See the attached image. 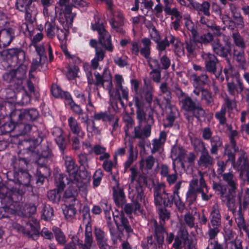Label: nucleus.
<instances>
[{
  "label": "nucleus",
  "instance_id": "f257e3e1",
  "mask_svg": "<svg viewBox=\"0 0 249 249\" xmlns=\"http://www.w3.org/2000/svg\"><path fill=\"white\" fill-rule=\"evenodd\" d=\"M58 2H57L55 7L56 17L59 23L63 28L61 30H58L57 38L59 40H65L67 39L69 34L70 28L72 25L73 18L76 14L71 12V6H64L62 5L61 8L58 9Z\"/></svg>",
  "mask_w": 249,
  "mask_h": 249
},
{
  "label": "nucleus",
  "instance_id": "f03ea898",
  "mask_svg": "<svg viewBox=\"0 0 249 249\" xmlns=\"http://www.w3.org/2000/svg\"><path fill=\"white\" fill-rule=\"evenodd\" d=\"M63 159L65 161L66 172L68 173L67 180L75 183L82 192V195L86 196L87 195L88 182L86 179H82L78 174V168L71 156L63 155Z\"/></svg>",
  "mask_w": 249,
  "mask_h": 249
},
{
  "label": "nucleus",
  "instance_id": "7ed1b4c3",
  "mask_svg": "<svg viewBox=\"0 0 249 249\" xmlns=\"http://www.w3.org/2000/svg\"><path fill=\"white\" fill-rule=\"evenodd\" d=\"M176 93L178 98L179 104L181 109L187 112L192 113L197 118L205 116V111L196 98L193 100L183 92L180 88H177Z\"/></svg>",
  "mask_w": 249,
  "mask_h": 249
},
{
  "label": "nucleus",
  "instance_id": "20e7f679",
  "mask_svg": "<svg viewBox=\"0 0 249 249\" xmlns=\"http://www.w3.org/2000/svg\"><path fill=\"white\" fill-rule=\"evenodd\" d=\"M129 196L132 199V203L126 204L124 208L125 212L127 214L133 213L135 214L143 213V209L141 207L142 204L146 205V200L143 194L142 186L138 184L135 189L129 191Z\"/></svg>",
  "mask_w": 249,
  "mask_h": 249
},
{
  "label": "nucleus",
  "instance_id": "39448f33",
  "mask_svg": "<svg viewBox=\"0 0 249 249\" xmlns=\"http://www.w3.org/2000/svg\"><path fill=\"white\" fill-rule=\"evenodd\" d=\"M159 214L160 219V225H159L156 220H151L155 229V237L156 238L159 248H163L164 242V233L166 232L163 224L166 220L170 217V213L165 208H159Z\"/></svg>",
  "mask_w": 249,
  "mask_h": 249
},
{
  "label": "nucleus",
  "instance_id": "423d86ee",
  "mask_svg": "<svg viewBox=\"0 0 249 249\" xmlns=\"http://www.w3.org/2000/svg\"><path fill=\"white\" fill-rule=\"evenodd\" d=\"M91 28L97 31L99 35V42L106 50L112 52L113 46L112 45L110 36L106 30L103 24L99 22L91 24Z\"/></svg>",
  "mask_w": 249,
  "mask_h": 249
},
{
  "label": "nucleus",
  "instance_id": "0eeeda50",
  "mask_svg": "<svg viewBox=\"0 0 249 249\" xmlns=\"http://www.w3.org/2000/svg\"><path fill=\"white\" fill-rule=\"evenodd\" d=\"M38 116V111L36 109H31L28 110H15L11 112L10 117L13 121L22 124L24 120H35Z\"/></svg>",
  "mask_w": 249,
  "mask_h": 249
},
{
  "label": "nucleus",
  "instance_id": "6e6552de",
  "mask_svg": "<svg viewBox=\"0 0 249 249\" xmlns=\"http://www.w3.org/2000/svg\"><path fill=\"white\" fill-rule=\"evenodd\" d=\"M154 202L157 207L171 206L173 202L174 195L161 191L159 188L154 189Z\"/></svg>",
  "mask_w": 249,
  "mask_h": 249
},
{
  "label": "nucleus",
  "instance_id": "1a4fd4ad",
  "mask_svg": "<svg viewBox=\"0 0 249 249\" xmlns=\"http://www.w3.org/2000/svg\"><path fill=\"white\" fill-rule=\"evenodd\" d=\"M147 124L143 129L142 128V124H139L134 129V138L140 140H144L150 136L151 133V126L154 123V120L152 114H149L147 121Z\"/></svg>",
  "mask_w": 249,
  "mask_h": 249
},
{
  "label": "nucleus",
  "instance_id": "9d476101",
  "mask_svg": "<svg viewBox=\"0 0 249 249\" xmlns=\"http://www.w3.org/2000/svg\"><path fill=\"white\" fill-rule=\"evenodd\" d=\"M182 242L185 249H196L192 244L191 241L188 238L187 231L183 228L180 229L178 235L175 237L174 243L172 245L173 248L175 249H181Z\"/></svg>",
  "mask_w": 249,
  "mask_h": 249
},
{
  "label": "nucleus",
  "instance_id": "9b49d317",
  "mask_svg": "<svg viewBox=\"0 0 249 249\" xmlns=\"http://www.w3.org/2000/svg\"><path fill=\"white\" fill-rule=\"evenodd\" d=\"M96 81L95 85L101 86L108 90L110 97L114 96V90L112 89V82L111 76L109 74H104L103 76L100 73H95Z\"/></svg>",
  "mask_w": 249,
  "mask_h": 249
},
{
  "label": "nucleus",
  "instance_id": "f8f14e48",
  "mask_svg": "<svg viewBox=\"0 0 249 249\" xmlns=\"http://www.w3.org/2000/svg\"><path fill=\"white\" fill-rule=\"evenodd\" d=\"M40 226L36 219L31 217L26 227L22 230L23 233L33 240H37L39 236Z\"/></svg>",
  "mask_w": 249,
  "mask_h": 249
},
{
  "label": "nucleus",
  "instance_id": "ddd939ff",
  "mask_svg": "<svg viewBox=\"0 0 249 249\" xmlns=\"http://www.w3.org/2000/svg\"><path fill=\"white\" fill-rule=\"evenodd\" d=\"M158 160L151 155L142 158L140 161V168L143 175L150 174L152 172Z\"/></svg>",
  "mask_w": 249,
  "mask_h": 249
},
{
  "label": "nucleus",
  "instance_id": "4468645a",
  "mask_svg": "<svg viewBox=\"0 0 249 249\" xmlns=\"http://www.w3.org/2000/svg\"><path fill=\"white\" fill-rule=\"evenodd\" d=\"M213 187L214 189L220 192L221 198L223 202H225L227 206L233 212V207L234 206V200L233 199L232 195H231L229 192H226V188L220 184L214 183Z\"/></svg>",
  "mask_w": 249,
  "mask_h": 249
},
{
  "label": "nucleus",
  "instance_id": "2eb2a0df",
  "mask_svg": "<svg viewBox=\"0 0 249 249\" xmlns=\"http://www.w3.org/2000/svg\"><path fill=\"white\" fill-rule=\"evenodd\" d=\"M27 71L26 65H20L17 69L13 70L3 75L5 80L11 82L14 78L24 79Z\"/></svg>",
  "mask_w": 249,
  "mask_h": 249
},
{
  "label": "nucleus",
  "instance_id": "dca6fc26",
  "mask_svg": "<svg viewBox=\"0 0 249 249\" xmlns=\"http://www.w3.org/2000/svg\"><path fill=\"white\" fill-rule=\"evenodd\" d=\"M15 29L13 27L7 28L0 31V47L8 46L15 37Z\"/></svg>",
  "mask_w": 249,
  "mask_h": 249
},
{
  "label": "nucleus",
  "instance_id": "f3484780",
  "mask_svg": "<svg viewBox=\"0 0 249 249\" xmlns=\"http://www.w3.org/2000/svg\"><path fill=\"white\" fill-rule=\"evenodd\" d=\"M167 133L164 131H161L158 138L154 139L152 141V147L151 153L154 154L157 152L161 153L163 150V146L166 142Z\"/></svg>",
  "mask_w": 249,
  "mask_h": 249
},
{
  "label": "nucleus",
  "instance_id": "a211bd4d",
  "mask_svg": "<svg viewBox=\"0 0 249 249\" xmlns=\"http://www.w3.org/2000/svg\"><path fill=\"white\" fill-rule=\"evenodd\" d=\"M212 46L213 51L218 55L226 57L230 52V42L228 41V39L225 43V46H223L220 43L218 39H215L212 42Z\"/></svg>",
  "mask_w": 249,
  "mask_h": 249
},
{
  "label": "nucleus",
  "instance_id": "6ab92c4d",
  "mask_svg": "<svg viewBox=\"0 0 249 249\" xmlns=\"http://www.w3.org/2000/svg\"><path fill=\"white\" fill-rule=\"evenodd\" d=\"M220 208L219 205L215 203L210 213V223L209 224L212 227L220 228L221 227V214L220 213Z\"/></svg>",
  "mask_w": 249,
  "mask_h": 249
},
{
  "label": "nucleus",
  "instance_id": "aec40b11",
  "mask_svg": "<svg viewBox=\"0 0 249 249\" xmlns=\"http://www.w3.org/2000/svg\"><path fill=\"white\" fill-rule=\"evenodd\" d=\"M190 5L196 10L199 16L205 15L209 17L210 15V4L207 1H204L202 3H199L193 0H189Z\"/></svg>",
  "mask_w": 249,
  "mask_h": 249
},
{
  "label": "nucleus",
  "instance_id": "412c9836",
  "mask_svg": "<svg viewBox=\"0 0 249 249\" xmlns=\"http://www.w3.org/2000/svg\"><path fill=\"white\" fill-rule=\"evenodd\" d=\"M214 162L213 158L210 155L207 150H205L201 153L197 164L202 169H205L213 165Z\"/></svg>",
  "mask_w": 249,
  "mask_h": 249
},
{
  "label": "nucleus",
  "instance_id": "4be33fe9",
  "mask_svg": "<svg viewBox=\"0 0 249 249\" xmlns=\"http://www.w3.org/2000/svg\"><path fill=\"white\" fill-rule=\"evenodd\" d=\"M222 176L223 180L226 182L230 187V188L229 190V192L231 195H232L233 199L234 200L236 195V190L237 187V179L231 172L224 173L222 174Z\"/></svg>",
  "mask_w": 249,
  "mask_h": 249
},
{
  "label": "nucleus",
  "instance_id": "5701e85b",
  "mask_svg": "<svg viewBox=\"0 0 249 249\" xmlns=\"http://www.w3.org/2000/svg\"><path fill=\"white\" fill-rule=\"evenodd\" d=\"M75 96L79 100V102L84 105H86V110L89 112L94 111V107L91 103L90 93L89 92L88 97L78 90H74Z\"/></svg>",
  "mask_w": 249,
  "mask_h": 249
},
{
  "label": "nucleus",
  "instance_id": "b1692460",
  "mask_svg": "<svg viewBox=\"0 0 249 249\" xmlns=\"http://www.w3.org/2000/svg\"><path fill=\"white\" fill-rule=\"evenodd\" d=\"M224 72L225 74L227 80H229L230 77H232L236 79L237 84L240 89L239 92H242L244 89V85L242 81L239 79V73L230 64L227 68L224 69Z\"/></svg>",
  "mask_w": 249,
  "mask_h": 249
},
{
  "label": "nucleus",
  "instance_id": "393cba45",
  "mask_svg": "<svg viewBox=\"0 0 249 249\" xmlns=\"http://www.w3.org/2000/svg\"><path fill=\"white\" fill-rule=\"evenodd\" d=\"M198 179L194 178L190 182L189 189L186 193V198L190 203L196 201L198 193Z\"/></svg>",
  "mask_w": 249,
  "mask_h": 249
},
{
  "label": "nucleus",
  "instance_id": "a878e982",
  "mask_svg": "<svg viewBox=\"0 0 249 249\" xmlns=\"http://www.w3.org/2000/svg\"><path fill=\"white\" fill-rule=\"evenodd\" d=\"M113 196L116 205L122 207L125 203V197L124 189L119 185H117L112 188Z\"/></svg>",
  "mask_w": 249,
  "mask_h": 249
},
{
  "label": "nucleus",
  "instance_id": "bb28decb",
  "mask_svg": "<svg viewBox=\"0 0 249 249\" xmlns=\"http://www.w3.org/2000/svg\"><path fill=\"white\" fill-rule=\"evenodd\" d=\"M68 184L69 185V186L65 191L64 194V197L66 198H71L72 201L75 202V204H76V203H78L79 201L76 198V197L78 195L77 188H78L79 191L81 192V196L83 197L82 195V191L79 189L75 183H73L71 181L68 180ZM86 196H84V197H86Z\"/></svg>",
  "mask_w": 249,
  "mask_h": 249
},
{
  "label": "nucleus",
  "instance_id": "cd10ccee",
  "mask_svg": "<svg viewBox=\"0 0 249 249\" xmlns=\"http://www.w3.org/2000/svg\"><path fill=\"white\" fill-rule=\"evenodd\" d=\"M68 125L71 131L74 135H79L83 139L85 136V132L82 130L80 124L77 120L73 117H70L68 119Z\"/></svg>",
  "mask_w": 249,
  "mask_h": 249
},
{
  "label": "nucleus",
  "instance_id": "c85d7f7f",
  "mask_svg": "<svg viewBox=\"0 0 249 249\" xmlns=\"http://www.w3.org/2000/svg\"><path fill=\"white\" fill-rule=\"evenodd\" d=\"M52 134L54 136L55 141L60 150L63 152L66 148V144L65 139L62 135V129L59 127H54L53 128Z\"/></svg>",
  "mask_w": 249,
  "mask_h": 249
},
{
  "label": "nucleus",
  "instance_id": "c756f323",
  "mask_svg": "<svg viewBox=\"0 0 249 249\" xmlns=\"http://www.w3.org/2000/svg\"><path fill=\"white\" fill-rule=\"evenodd\" d=\"M94 234L98 246H109L107 244L108 237L106 232L100 228L95 227Z\"/></svg>",
  "mask_w": 249,
  "mask_h": 249
},
{
  "label": "nucleus",
  "instance_id": "7c9ffc66",
  "mask_svg": "<svg viewBox=\"0 0 249 249\" xmlns=\"http://www.w3.org/2000/svg\"><path fill=\"white\" fill-rule=\"evenodd\" d=\"M106 148L100 144H95L93 146L92 149L89 150V154H94L95 155H100L99 160L101 161L108 159L110 155L106 152Z\"/></svg>",
  "mask_w": 249,
  "mask_h": 249
},
{
  "label": "nucleus",
  "instance_id": "2f4dec72",
  "mask_svg": "<svg viewBox=\"0 0 249 249\" xmlns=\"http://www.w3.org/2000/svg\"><path fill=\"white\" fill-rule=\"evenodd\" d=\"M114 220L116 227L119 228L120 226H123L127 232L132 231V229L130 226L127 219L122 213L114 215Z\"/></svg>",
  "mask_w": 249,
  "mask_h": 249
},
{
  "label": "nucleus",
  "instance_id": "473e14b6",
  "mask_svg": "<svg viewBox=\"0 0 249 249\" xmlns=\"http://www.w3.org/2000/svg\"><path fill=\"white\" fill-rule=\"evenodd\" d=\"M183 19L186 29L191 33L193 38L196 39L198 35L197 25L192 20L189 15H184Z\"/></svg>",
  "mask_w": 249,
  "mask_h": 249
},
{
  "label": "nucleus",
  "instance_id": "72a5a7b5",
  "mask_svg": "<svg viewBox=\"0 0 249 249\" xmlns=\"http://www.w3.org/2000/svg\"><path fill=\"white\" fill-rule=\"evenodd\" d=\"M144 86L143 89V95L144 99L150 106L152 103L153 99V91L154 89L150 82L144 80Z\"/></svg>",
  "mask_w": 249,
  "mask_h": 249
},
{
  "label": "nucleus",
  "instance_id": "f704fd0d",
  "mask_svg": "<svg viewBox=\"0 0 249 249\" xmlns=\"http://www.w3.org/2000/svg\"><path fill=\"white\" fill-rule=\"evenodd\" d=\"M4 55H6L7 58L16 56L19 61H23L25 59V53L22 50L17 48H11L2 52Z\"/></svg>",
  "mask_w": 249,
  "mask_h": 249
},
{
  "label": "nucleus",
  "instance_id": "c9c22d12",
  "mask_svg": "<svg viewBox=\"0 0 249 249\" xmlns=\"http://www.w3.org/2000/svg\"><path fill=\"white\" fill-rule=\"evenodd\" d=\"M24 12L25 20L30 23H33L36 20L38 13L36 5L32 2Z\"/></svg>",
  "mask_w": 249,
  "mask_h": 249
},
{
  "label": "nucleus",
  "instance_id": "e433bc0d",
  "mask_svg": "<svg viewBox=\"0 0 249 249\" xmlns=\"http://www.w3.org/2000/svg\"><path fill=\"white\" fill-rule=\"evenodd\" d=\"M186 155V151L182 147L178 145H174L171 150V157L173 160V162L179 160V161L182 162L184 160L185 156ZM183 164V162H182Z\"/></svg>",
  "mask_w": 249,
  "mask_h": 249
},
{
  "label": "nucleus",
  "instance_id": "4c0bfd02",
  "mask_svg": "<svg viewBox=\"0 0 249 249\" xmlns=\"http://www.w3.org/2000/svg\"><path fill=\"white\" fill-rule=\"evenodd\" d=\"M61 29L54 22H46L45 25V31L49 38H53L55 35L57 36L58 31Z\"/></svg>",
  "mask_w": 249,
  "mask_h": 249
},
{
  "label": "nucleus",
  "instance_id": "58836bf2",
  "mask_svg": "<svg viewBox=\"0 0 249 249\" xmlns=\"http://www.w3.org/2000/svg\"><path fill=\"white\" fill-rule=\"evenodd\" d=\"M199 185L198 193L201 194V197L203 200L208 201L210 199L212 196L211 195H207L208 188L205 182V181L203 177L202 174L201 172H199Z\"/></svg>",
  "mask_w": 249,
  "mask_h": 249
},
{
  "label": "nucleus",
  "instance_id": "ea45409f",
  "mask_svg": "<svg viewBox=\"0 0 249 249\" xmlns=\"http://www.w3.org/2000/svg\"><path fill=\"white\" fill-rule=\"evenodd\" d=\"M191 80L193 86H199V84L202 85L208 84L209 82L208 76L205 71L202 72L199 76L196 74H193L191 75Z\"/></svg>",
  "mask_w": 249,
  "mask_h": 249
},
{
  "label": "nucleus",
  "instance_id": "a19ab883",
  "mask_svg": "<svg viewBox=\"0 0 249 249\" xmlns=\"http://www.w3.org/2000/svg\"><path fill=\"white\" fill-rule=\"evenodd\" d=\"M58 2V9L61 8L62 5L64 6H72L70 4L71 2L72 5L78 8H84L87 5V2L83 0H59Z\"/></svg>",
  "mask_w": 249,
  "mask_h": 249
},
{
  "label": "nucleus",
  "instance_id": "79ce46f5",
  "mask_svg": "<svg viewBox=\"0 0 249 249\" xmlns=\"http://www.w3.org/2000/svg\"><path fill=\"white\" fill-rule=\"evenodd\" d=\"M168 40L169 44H171L174 47V52L177 54H180L183 52V49L181 46V42L174 36L169 34L165 37Z\"/></svg>",
  "mask_w": 249,
  "mask_h": 249
},
{
  "label": "nucleus",
  "instance_id": "37998d69",
  "mask_svg": "<svg viewBox=\"0 0 249 249\" xmlns=\"http://www.w3.org/2000/svg\"><path fill=\"white\" fill-rule=\"evenodd\" d=\"M105 52L101 48L96 49L95 55L91 60V67L94 70L99 67V62L103 60L105 57Z\"/></svg>",
  "mask_w": 249,
  "mask_h": 249
},
{
  "label": "nucleus",
  "instance_id": "c03bdc74",
  "mask_svg": "<svg viewBox=\"0 0 249 249\" xmlns=\"http://www.w3.org/2000/svg\"><path fill=\"white\" fill-rule=\"evenodd\" d=\"M53 95L56 98H65L66 100L71 98V94L68 92H64L56 84H53L51 88Z\"/></svg>",
  "mask_w": 249,
  "mask_h": 249
},
{
  "label": "nucleus",
  "instance_id": "a18cd8bd",
  "mask_svg": "<svg viewBox=\"0 0 249 249\" xmlns=\"http://www.w3.org/2000/svg\"><path fill=\"white\" fill-rule=\"evenodd\" d=\"M65 218L69 221H71L76 213V210L74 207V204L66 205L63 209Z\"/></svg>",
  "mask_w": 249,
  "mask_h": 249
},
{
  "label": "nucleus",
  "instance_id": "49530a36",
  "mask_svg": "<svg viewBox=\"0 0 249 249\" xmlns=\"http://www.w3.org/2000/svg\"><path fill=\"white\" fill-rule=\"evenodd\" d=\"M211 148L210 152L212 154L217 155L218 149L222 145V142L218 136H214L211 139Z\"/></svg>",
  "mask_w": 249,
  "mask_h": 249
},
{
  "label": "nucleus",
  "instance_id": "de8ad7c7",
  "mask_svg": "<svg viewBox=\"0 0 249 249\" xmlns=\"http://www.w3.org/2000/svg\"><path fill=\"white\" fill-rule=\"evenodd\" d=\"M110 98L113 99H118L121 100L123 99L127 100L128 98V89L123 86L116 88V91H114V96Z\"/></svg>",
  "mask_w": 249,
  "mask_h": 249
},
{
  "label": "nucleus",
  "instance_id": "09e8293b",
  "mask_svg": "<svg viewBox=\"0 0 249 249\" xmlns=\"http://www.w3.org/2000/svg\"><path fill=\"white\" fill-rule=\"evenodd\" d=\"M128 146L129 148V156L124 163L125 171L137 159V155L134 152L133 143L130 141L128 142Z\"/></svg>",
  "mask_w": 249,
  "mask_h": 249
},
{
  "label": "nucleus",
  "instance_id": "8fccbe9b",
  "mask_svg": "<svg viewBox=\"0 0 249 249\" xmlns=\"http://www.w3.org/2000/svg\"><path fill=\"white\" fill-rule=\"evenodd\" d=\"M142 42L143 46L140 50V53L145 58L148 59L150 54L151 42L149 38L145 37L142 39Z\"/></svg>",
  "mask_w": 249,
  "mask_h": 249
},
{
  "label": "nucleus",
  "instance_id": "3c124183",
  "mask_svg": "<svg viewBox=\"0 0 249 249\" xmlns=\"http://www.w3.org/2000/svg\"><path fill=\"white\" fill-rule=\"evenodd\" d=\"M235 166L237 170L241 171V172L248 170L249 168V160H247L245 155H241L238 158Z\"/></svg>",
  "mask_w": 249,
  "mask_h": 249
},
{
  "label": "nucleus",
  "instance_id": "603ef678",
  "mask_svg": "<svg viewBox=\"0 0 249 249\" xmlns=\"http://www.w3.org/2000/svg\"><path fill=\"white\" fill-rule=\"evenodd\" d=\"M52 230L58 244L61 245H65L67 242L66 236L60 229L57 227H53Z\"/></svg>",
  "mask_w": 249,
  "mask_h": 249
},
{
  "label": "nucleus",
  "instance_id": "864d4df0",
  "mask_svg": "<svg viewBox=\"0 0 249 249\" xmlns=\"http://www.w3.org/2000/svg\"><path fill=\"white\" fill-rule=\"evenodd\" d=\"M235 221L237 224L238 227L239 229L245 231H248L246 228L245 220L243 214L240 210H239L236 213L234 214Z\"/></svg>",
  "mask_w": 249,
  "mask_h": 249
},
{
  "label": "nucleus",
  "instance_id": "5fc2aeb1",
  "mask_svg": "<svg viewBox=\"0 0 249 249\" xmlns=\"http://www.w3.org/2000/svg\"><path fill=\"white\" fill-rule=\"evenodd\" d=\"M93 118L96 121L102 120L103 122L108 121L111 122L112 119H113V115L106 111L95 112Z\"/></svg>",
  "mask_w": 249,
  "mask_h": 249
},
{
  "label": "nucleus",
  "instance_id": "6e6d98bb",
  "mask_svg": "<svg viewBox=\"0 0 249 249\" xmlns=\"http://www.w3.org/2000/svg\"><path fill=\"white\" fill-rule=\"evenodd\" d=\"M208 228L209 230L206 233V235L209 236L208 245L211 242L212 244H218V243L214 240V239L219 232L220 229L219 228L212 227L210 224H208Z\"/></svg>",
  "mask_w": 249,
  "mask_h": 249
},
{
  "label": "nucleus",
  "instance_id": "4d7b16f0",
  "mask_svg": "<svg viewBox=\"0 0 249 249\" xmlns=\"http://www.w3.org/2000/svg\"><path fill=\"white\" fill-rule=\"evenodd\" d=\"M165 112L167 115L178 116L179 112L177 107L172 104L169 99L167 100L165 105Z\"/></svg>",
  "mask_w": 249,
  "mask_h": 249
},
{
  "label": "nucleus",
  "instance_id": "13d9d810",
  "mask_svg": "<svg viewBox=\"0 0 249 249\" xmlns=\"http://www.w3.org/2000/svg\"><path fill=\"white\" fill-rule=\"evenodd\" d=\"M232 37L235 45L240 48H245L246 44L242 36L238 32L233 33Z\"/></svg>",
  "mask_w": 249,
  "mask_h": 249
},
{
  "label": "nucleus",
  "instance_id": "bf43d9fd",
  "mask_svg": "<svg viewBox=\"0 0 249 249\" xmlns=\"http://www.w3.org/2000/svg\"><path fill=\"white\" fill-rule=\"evenodd\" d=\"M218 62H214L205 64L207 71L213 73L216 77H218L222 71V69L217 71V64Z\"/></svg>",
  "mask_w": 249,
  "mask_h": 249
},
{
  "label": "nucleus",
  "instance_id": "052dcab7",
  "mask_svg": "<svg viewBox=\"0 0 249 249\" xmlns=\"http://www.w3.org/2000/svg\"><path fill=\"white\" fill-rule=\"evenodd\" d=\"M218 62H214L205 64L207 71L213 73L216 77H218L222 71V69L217 71V64Z\"/></svg>",
  "mask_w": 249,
  "mask_h": 249
},
{
  "label": "nucleus",
  "instance_id": "680f3d73",
  "mask_svg": "<svg viewBox=\"0 0 249 249\" xmlns=\"http://www.w3.org/2000/svg\"><path fill=\"white\" fill-rule=\"evenodd\" d=\"M92 243L93 238L90 236V233H89L85 238L84 243L79 240V248L80 249H91Z\"/></svg>",
  "mask_w": 249,
  "mask_h": 249
},
{
  "label": "nucleus",
  "instance_id": "e2e57ef3",
  "mask_svg": "<svg viewBox=\"0 0 249 249\" xmlns=\"http://www.w3.org/2000/svg\"><path fill=\"white\" fill-rule=\"evenodd\" d=\"M23 79L14 78V79L12 80L11 82H9L11 83V86L15 91L20 92L22 90L23 91L24 89L23 86Z\"/></svg>",
  "mask_w": 249,
  "mask_h": 249
},
{
  "label": "nucleus",
  "instance_id": "0e129e2a",
  "mask_svg": "<svg viewBox=\"0 0 249 249\" xmlns=\"http://www.w3.org/2000/svg\"><path fill=\"white\" fill-rule=\"evenodd\" d=\"M196 38L186 40L185 41V47L189 55H194L195 50L196 48Z\"/></svg>",
  "mask_w": 249,
  "mask_h": 249
},
{
  "label": "nucleus",
  "instance_id": "69168bd1",
  "mask_svg": "<svg viewBox=\"0 0 249 249\" xmlns=\"http://www.w3.org/2000/svg\"><path fill=\"white\" fill-rule=\"evenodd\" d=\"M244 49L240 48L239 50L236 49L233 50L234 58L240 64H243L246 61L244 56Z\"/></svg>",
  "mask_w": 249,
  "mask_h": 249
},
{
  "label": "nucleus",
  "instance_id": "338daca9",
  "mask_svg": "<svg viewBox=\"0 0 249 249\" xmlns=\"http://www.w3.org/2000/svg\"><path fill=\"white\" fill-rule=\"evenodd\" d=\"M201 98L202 99L205 100L208 106H212L213 105V98L212 94L207 89L202 90Z\"/></svg>",
  "mask_w": 249,
  "mask_h": 249
},
{
  "label": "nucleus",
  "instance_id": "774afa93",
  "mask_svg": "<svg viewBox=\"0 0 249 249\" xmlns=\"http://www.w3.org/2000/svg\"><path fill=\"white\" fill-rule=\"evenodd\" d=\"M32 2L31 0H17L16 6L19 11L24 12Z\"/></svg>",
  "mask_w": 249,
  "mask_h": 249
}]
</instances>
